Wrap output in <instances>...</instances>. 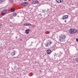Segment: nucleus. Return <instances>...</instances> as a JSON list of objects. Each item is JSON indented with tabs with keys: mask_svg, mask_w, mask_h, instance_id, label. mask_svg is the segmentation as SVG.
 Segmentation results:
<instances>
[{
	"mask_svg": "<svg viewBox=\"0 0 78 78\" xmlns=\"http://www.w3.org/2000/svg\"><path fill=\"white\" fill-rule=\"evenodd\" d=\"M67 38V36L65 34L61 35L59 37L60 42H64L66 41V39Z\"/></svg>",
	"mask_w": 78,
	"mask_h": 78,
	"instance_id": "1",
	"label": "nucleus"
},
{
	"mask_svg": "<svg viewBox=\"0 0 78 78\" xmlns=\"http://www.w3.org/2000/svg\"><path fill=\"white\" fill-rule=\"evenodd\" d=\"M77 30L76 29H72L71 28L69 30V33L71 34H73V33H76L77 32Z\"/></svg>",
	"mask_w": 78,
	"mask_h": 78,
	"instance_id": "2",
	"label": "nucleus"
},
{
	"mask_svg": "<svg viewBox=\"0 0 78 78\" xmlns=\"http://www.w3.org/2000/svg\"><path fill=\"white\" fill-rule=\"evenodd\" d=\"M51 44V42L47 41V42L44 45L46 47H49V45Z\"/></svg>",
	"mask_w": 78,
	"mask_h": 78,
	"instance_id": "3",
	"label": "nucleus"
},
{
	"mask_svg": "<svg viewBox=\"0 0 78 78\" xmlns=\"http://www.w3.org/2000/svg\"><path fill=\"white\" fill-rule=\"evenodd\" d=\"M7 12H8V10H5L3 11L2 12V15L3 16H4V15H5V14Z\"/></svg>",
	"mask_w": 78,
	"mask_h": 78,
	"instance_id": "4",
	"label": "nucleus"
},
{
	"mask_svg": "<svg viewBox=\"0 0 78 78\" xmlns=\"http://www.w3.org/2000/svg\"><path fill=\"white\" fill-rule=\"evenodd\" d=\"M28 5V2H24L21 4L22 6H26Z\"/></svg>",
	"mask_w": 78,
	"mask_h": 78,
	"instance_id": "5",
	"label": "nucleus"
},
{
	"mask_svg": "<svg viewBox=\"0 0 78 78\" xmlns=\"http://www.w3.org/2000/svg\"><path fill=\"white\" fill-rule=\"evenodd\" d=\"M68 15L64 16H63L62 18V20H65V19H68Z\"/></svg>",
	"mask_w": 78,
	"mask_h": 78,
	"instance_id": "6",
	"label": "nucleus"
},
{
	"mask_svg": "<svg viewBox=\"0 0 78 78\" xmlns=\"http://www.w3.org/2000/svg\"><path fill=\"white\" fill-rule=\"evenodd\" d=\"M47 54H48V55H50L51 53V51L50 50V49L48 50L47 51Z\"/></svg>",
	"mask_w": 78,
	"mask_h": 78,
	"instance_id": "7",
	"label": "nucleus"
},
{
	"mask_svg": "<svg viewBox=\"0 0 78 78\" xmlns=\"http://www.w3.org/2000/svg\"><path fill=\"white\" fill-rule=\"evenodd\" d=\"M58 3H62L63 2V0H55Z\"/></svg>",
	"mask_w": 78,
	"mask_h": 78,
	"instance_id": "8",
	"label": "nucleus"
},
{
	"mask_svg": "<svg viewBox=\"0 0 78 78\" xmlns=\"http://www.w3.org/2000/svg\"><path fill=\"white\" fill-rule=\"evenodd\" d=\"M30 30V29H28V30H26L25 31L26 34H28L29 33V31Z\"/></svg>",
	"mask_w": 78,
	"mask_h": 78,
	"instance_id": "9",
	"label": "nucleus"
},
{
	"mask_svg": "<svg viewBox=\"0 0 78 78\" xmlns=\"http://www.w3.org/2000/svg\"><path fill=\"white\" fill-rule=\"evenodd\" d=\"M15 52H16V51H14V52H13L12 53L11 55L12 56H14L15 55Z\"/></svg>",
	"mask_w": 78,
	"mask_h": 78,
	"instance_id": "10",
	"label": "nucleus"
},
{
	"mask_svg": "<svg viewBox=\"0 0 78 78\" xmlns=\"http://www.w3.org/2000/svg\"><path fill=\"white\" fill-rule=\"evenodd\" d=\"M37 3H38V1L36 0H34V4H37Z\"/></svg>",
	"mask_w": 78,
	"mask_h": 78,
	"instance_id": "11",
	"label": "nucleus"
},
{
	"mask_svg": "<svg viewBox=\"0 0 78 78\" xmlns=\"http://www.w3.org/2000/svg\"><path fill=\"white\" fill-rule=\"evenodd\" d=\"M5 0H0V4L4 2H5Z\"/></svg>",
	"mask_w": 78,
	"mask_h": 78,
	"instance_id": "12",
	"label": "nucleus"
},
{
	"mask_svg": "<svg viewBox=\"0 0 78 78\" xmlns=\"http://www.w3.org/2000/svg\"><path fill=\"white\" fill-rule=\"evenodd\" d=\"M28 23H25L23 24L24 26H28Z\"/></svg>",
	"mask_w": 78,
	"mask_h": 78,
	"instance_id": "13",
	"label": "nucleus"
},
{
	"mask_svg": "<svg viewBox=\"0 0 78 78\" xmlns=\"http://www.w3.org/2000/svg\"><path fill=\"white\" fill-rule=\"evenodd\" d=\"M16 16H17V13H14L13 15V17H16Z\"/></svg>",
	"mask_w": 78,
	"mask_h": 78,
	"instance_id": "14",
	"label": "nucleus"
},
{
	"mask_svg": "<svg viewBox=\"0 0 78 78\" xmlns=\"http://www.w3.org/2000/svg\"><path fill=\"white\" fill-rule=\"evenodd\" d=\"M31 3L32 4H34V1H31Z\"/></svg>",
	"mask_w": 78,
	"mask_h": 78,
	"instance_id": "15",
	"label": "nucleus"
},
{
	"mask_svg": "<svg viewBox=\"0 0 78 78\" xmlns=\"http://www.w3.org/2000/svg\"><path fill=\"white\" fill-rule=\"evenodd\" d=\"M15 11V9H13L12 10H11V12H14Z\"/></svg>",
	"mask_w": 78,
	"mask_h": 78,
	"instance_id": "16",
	"label": "nucleus"
},
{
	"mask_svg": "<svg viewBox=\"0 0 78 78\" xmlns=\"http://www.w3.org/2000/svg\"><path fill=\"white\" fill-rule=\"evenodd\" d=\"M29 25H30V26H32V24H31L30 23H28V26H29Z\"/></svg>",
	"mask_w": 78,
	"mask_h": 78,
	"instance_id": "17",
	"label": "nucleus"
},
{
	"mask_svg": "<svg viewBox=\"0 0 78 78\" xmlns=\"http://www.w3.org/2000/svg\"><path fill=\"white\" fill-rule=\"evenodd\" d=\"M76 42H78V39L76 38Z\"/></svg>",
	"mask_w": 78,
	"mask_h": 78,
	"instance_id": "18",
	"label": "nucleus"
},
{
	"mask_svg": "<svg viewBox=\"0 0 78 78\" xmlns=\"http://www.w3.org/2000/svg\"><path fill=\"white\" fill-rule=\"evenodd\" d=\"M42 12H44V10H42Z\"/></svg>",
	"mask_w": 78,
	"mask_h": 78,
	"instance_id": "19",
	"label": "nucleus"
},
{
	"mask_svg": "<svg viewBox=\"0 0 78 78\" xmlns=\"http://www.w3.org/2000/svg\"><path fill=\"white\" fill-rule=\"evenodd\" d=\"M16 68H17V66H15L14 67V69H16Z\"/></svg>",
	"mask_w": 78,
	"mask_h": 78,
	"instance_id": "20",
	"label": "nucleus"
},
{
	"mask_svg": "<svg viewBox=\"0 0 78 78\" xmlns=\"http://www.w3.org/2000/svg\"><path fill=\"white\" fill-rule=\"evenodd\" d=\"M65 22H67V21L66 20H65Z\"/></svg>",
	"mask_w": 78,
	"mask_h": 78,
	"instance_id": "21",
	"label": "nucleus"
},
{
	"mask_svg": "<svg viewBox=\"0 0 78 78\" xmlns=\"http://www.w3.org/2000/svg\"><path fill=\"white\" fill-rule=\"evenodd\" d=\"M16 38L17 39V36L16 37Z\"/></svg>",
	"mask_w": 78,
	"mask_h": 78,
	"instance_id": "22",
	"label": "nucleus"
},
{
	"mask_svg": "<svg viewBox=\"0 0 78 78\" xmlns=\"http://www.w3.org/2000/svg\"><path fill=\"white\" fill-rule=\"evenodd\" d=\"M25 1H27V0H24Z\"/></svg>",
	"mask_w": 78,
	"mask_h": 78,
	"instance_id": "23",
	"label": "nucleus"
},
{
	"mask_svg": "<svg viewBox=\"0 0 78 78\" xmlns=\"http://www.w3.org/2000/svg\"><path fill=\"white\" fill-rule=\"evenodd\" d=\"M20 41H22V40H21V39H20Z\"/></svg>",
	"mask_w": 78,
	"mask_h": 78,
	"instance_id": "24",
	"label": "nucleus"
},
{
	"mask_svg": "<svg viewBox=\"0 0 78 78\" xmlns=\"http://www.w3.org/2000/svg\"><path fill=\"white\" fill-rule=\"evenodd\" d=\"M32 44H33V43L32 42Z\"/></svg>",
	"mask_w": 78,
	"mask_h": 78,
	"instance_id": "25",
	"label": "nucleus"
},
{
	"mask_svg": "<svg viewBox=\"0 0 78 78\" xmlns=\"http://www.w3.org/2000/svg\"><path fill=\"white\" fill-rule=\"evenodd\" d=\"M32 44H33V43L32 42Z\"/></svg>",
	"mask_w": 78,
	"mask_h": 78,
	"instance_id": "26",
	"label": "nucleus"
}]
</instances>
